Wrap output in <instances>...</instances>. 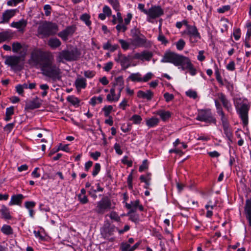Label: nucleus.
<instances>
[{
    "mask_svg": "<svg viewBox=\"0 0 251 251\" xmlns=\"http://www.w3.org/2000/svg\"><path fill=\"white\" fill-rule=\"evenodd\" d=\"M29 62L36 67H39L42 75L52 81L61 80V70L54 63L53 58L44 52L37 50L33 51Z\"/></svg>",
    "mask_w": 251,
    "mask_h": 251,
    "instance_id": "nucleus-1",
    "label": "nucleus"
},
{
    "mask_svg": "<svg viewBox=\"0 0 251 251\" xmlns=\"http://www.w3.org/2000/svg\"><path fill=\"white\" fill-rule=\"evenodd\" d=\"M234 104L244 125L247 126L248 124V112L250 105L246 99L240 98L234 99Z\"/></svg>",
    "mask_w": 251,
    "mask_h": 251,
    "instance_id": "nucleus-2",
    "label": "nucleus"
},
{
    "mask_svg": "<svg viewBox=\"0 0 251 251\" xmlns=\"http://www.w3.org/2000/svg\"><path fill=\"white\" fill-rule=\"evenodd\" d=\"M186 57L175 52L168 51L164 53L161 62L162 63H171L176 66H181Z\"/></svg>",
    "mask_w": 251,
    "mask_h": 251,
    "instance_id": "nucleus-3",
    "label": "nucleus"
},
{
    "mask_svg": "<svg viewBox=\"0 0 251 251\" xmlns=\"http://www.w3.org/2000/svg\"><path fill=\"white\" fill-rule=\"evenodd\" d=\"M58 31V26L56 24L45 22L38 28V33L44 36H49L55 34Z\"/></svg>",
    "mask_w": 251,
    "mask_h": 251,
    "instance_id": "nucleus-4",
    "label": "nucleus"
},
{
    "mask_svg": "<svg viewBox=\"0 0 251 251\" xmlns=\"http://www.w3.org/2000/svg\"><path fill=\"white\" fill-rule=\"evenodd\" d=\"M80 55V52L76 48H74L71 50H63L59 52L57 60L59 62L62 59L67 61H75L77 59Z\"/></svg>",
    "mask_w": 251,
    "mask_h": 251,
    "instance_id": "nucleus-5",
    "label": "nucleus"
},
{
    "mask_svg": "<svg viewBox=\"0 0 251 251\" xmlns=\"http://www.w3.org/2000/svg\"><path fill=\"white\" fill-rule=\"evenodd\" d=\"M112 208L110 199L108 197L105 196L97 202V206L94 210L98 214L102 215Z\"/></svg>",
    "mask_w": 251,
    "mask_h": 251,
    "instance_id": "nucleus-6",
    "label": "nucleus"
},
{
    "mask_svg": "<svg viewBox=\"0 0 251 251\" xmlns=\"http://www.w3.org/2000/svg\"><path fill=\"white\" fill-rule=\"evenodd\" d=\"M129 41L130 42L131 45L135 47V48H149L151 46V42L148 40L143 34H141L140 36L139 35L133 38H131L129 39Z\"/></svg>",
    "mask_w": 251,
    "mask_h": 251,
    "instance_id": "nucleus-7",
    "label": "nucleus"
},
{
    "mask_svg": "<svg viewBox=\"0 0 251 251\" xmlns=\"http://www.w3.org/2000/svg\"><path fill=\"white\" fill-rule=\"evenodd\" d=\"M196 119L198 121L207 123L216 124V119L212 116L209 109L200 110Z\"/></svg>",
    "mask_w": 251,
    "mask_h": 251,
    "instance_id": "nucleus-8",
    "label": "nucleus"
},
{
    "mask_svg": "<svg viewBox=\"0 0 251 251\" xmlns=\"http://www.w3.org/2000/svg\"><path fill=\"white\" fill-rule=\"evenodd\" d=\"M114 60L120 64L122 70H125L130 66L132 58L129 55L126 56L121 51H119L117 56L115 57Z\"/></svg>",
    "mask_w": 251,
    "mask_h": 251,
    "instance_id": "nucleus-9",
    "label": "nucleus"
},
{
    "mask_svg": "<svg viewBox=\"0 0 251 251\" xmlns=\"http://www.w3.org/2000/svg\"><path fill=\"white\" fill-rule=\"evenodd\" d=\"M164 14V10L159 5L152 6L148 11L147 21L151 22V19H155Z\"/></svg>",
    "mask_w": 251,
    "mask_h": 251,
    "instance_id": "nucleus-10",
    "label": "nucleus"
},
{
    "mask_svg": "<svg viewBox=\"0 0 251 251\" xmlns=\"http://www.w3.org/2000/svg\"><path fill=\"white\" fill-rule=\"evenodd\" d=\"M21 57L19 56H8L5 60V64L11 66L13 69L21 70L22 69L21 66H19L18 64L21 61Z\"/></svg>",
    "mask_w": 251,
    "mask_h": 251,
    "instance_id": "nucleus-11",
    "label": "nucleus"
},
{
    "mask_svg": "<svg viewBox=\"0 0 251 251\" xmlns=\"http://www.w3.org/2000/svg\"><path fill=\"white\" fill-rule=\"evenodd\" d=\"M117 87L118 91L122 92L124 88V81L123 77L120 76L115 78L114 81L112 83V87L110 89V92L113 96L115 95V87Z\"/></svg>",
    "mask_w": 251,
    "mask_h": 251,
    "instance_id": "nucleus-12",
    "label": "nucleus"
},
{
    "mask_svg": "<svg viewBox=\"0 0 251 251\" xmlns=\"http://www.w3.org/2000/svg\"><path fill=\"white\" fill-rule=\"evenodd\" d=\"M126 207L127 209L129 210L127 215H129L130 214L135 212L137 209H139L140 211H143L144 210L143 206L140 204V201L139 200H136L135 201H131L130 203H126Z\"/></svg>",
    "mask_w": 251,
    "mask_h": 251,
    "instance_id": "nucleus-13",
    "label": "nucleus"
},
{
    "mask_svg": "<svg viewBox=\"0 0 251 251\" xmlns=\"http://www.w3.org/2000/svg\"><path fill=\"white\" fill-rule=\"evenodd\" d=\"M75 27L74 26H70L66 27L64 30L60 32L58 36L61 38L64 41H67L69 36L72 35L75 32Z\"/></svg>",
    "mask_w": 251,
    "mask_h": 251,
    "instance_id": "nucleus-14",
    "label": "nucleus"
},
{
    "mask_svg": "<svg viewBox=\"0 0 251 251\" xmlns=\"http://www.w3.org/2000/svg\"><path fill=\"white\" fill-rule=\"evenodd\" d=\"M42 102L43 100H42L36 97L35 98L26 103L25 108L34 109L39 108L42 105Z\"/></svg>",
    "mask_w": 251,
    "mask_h": 251,
    "instance_id": "nucleus-15",
    "label": "nucleus"
},
{
    "mask_svg": "<svg viewBox=\"0 0 251 251\" xmlns=\"http://www.w3.org/2000/svg\"><path fill=\"white\" fill-rule=\"evenodd\" d=\"M153 56V53L151 51L144 50L141 53H136L134 56V59H140L142 61H149Z\"/></svg>",
    "mask_w": 251,
    "mask_h": 251,
    "instance_id": "nucleus-16",
    "label": "nucleus"
},
{
    "mask_svg": "<svg viewBox=\"0 0 251 251\" xmlns=\"http://www.w3.org/2000/svg\"><path fill=\"white\" fill-rule=\"evenodd\" d=\"M218 97L223 104V106L229 112L232 111V105L230 101L227 99L226 96L222 93L218 94Z\"/></svg>",
    "mask_w": 251,
    "mask_h": 251,
    "instance_id": "nucleus-17",
    "label": "nucleus"
},
{
    "mask_svg": "<svg viewBox=\"0 0 251 251\" xmlns=\"http://www.w3.org/2000/svg\"><path fill=\"white\" fill-rule=\"evenodd\" d=\"M183 33L188 35L190 38L194 37L199 39L201 38L200 34L195 26L189 25L186 28V30L184 31Z\"/></svg>",
    "mask_w": 251,
    "mask_h": 251,
    "instance_id": "nucleus-18",
    "label": "nucleus"
},
{
    "mask_svg": "<svg viewBox=\"0 0 251 251\" xmlns=\"http://www.w3.org/2000/svg\"><path fill=\"white\" fill-rule=\"evenodd\" d=\"M244 211L246 218L249 221V225L251 226V199L246 200Z\"/></svg>",
    "mask_w": 251,
    "mask_h": 251,
    "instance_id": "nucleus-19",
    "label": "nucleus"
},
{
    "mask_svg": "<svg viewBox=\"0 0 251 251\" xmlns=\"http://www.w3.org/2000/svg\"><path fill=\"white\" fill-rule=\"evenodd\" d=\"M25 197L21 194L14 195L12 196L11 200L9 201V205H21Z\"/></svg>",
    "mask_w": 251,
    "mask_h": 251,
    "instance_id": "nucleus-20",
    "label": "nucleus"
},
{
    "mask_svg": "<svg viewBox=\"0 0 251 251\" xmlns=\"http://www.w3.org/2000/svg\"><path fill=\"white\" fill-rule=\"evenodd\" d=\"M181 66H182L183 69L184 68L188 69L190 74L192 75H194L196 74V70L194 68L192 64L188 58L186 57L185 58Z\"/></svg>",
    "mask_w": 251,
    "mask_h": 251,
    "instance_id": "nucleus-21",
    "label": "nucleus"
},
{
    "mask_svg": "<svg viewBox=\"0 0 251 251\" xmlns=\"http://www.w3.org/2000/svg\"><path fill=\"white\" fill-rule=\"evenodd\" d=\"M153 93L151 90H148L146 92L140 90L137 92V97L139 98L146 99L148 100H151Z\"/></svg>",
    "mask_w": 251,
    "mask_h": 251,
    "instance_id": "nucleus-22",
    "label": "nucleus"
},
{
    "mask_svg": "<svg viewBox=\"0 0 251 251\" xmlns=\"http://www.w3.org/2000/svg\"><path fill=\"white\" fill-rule=\"evenodd\" d=\"M0 213L2 215V218L5 220H10L12 219V216L10 215L9 209L5 205H2L1 208L0 209Z\"/></svg>",
    "mask_w": 251,
    "mask_h": 251,
    "instance_id": "nucleus-23",
    "label": "nucleus"
},
{
    "mask_svg": "<svg viewBox=\"0 0 251 251\" xmlns=\"http://www.w3.org/2000/svg\"><path fill=\"white\" fill-rule=\"evenodd\" d=\"M61 45V41L57 38H51L48 41V45L53 49L60 47Z\"/></svg>",
    "mask_w": 251,
    "mask_h": 251,
    "instance_id": "nucleus-24",
    "label": "nucleus"
},
{
    "mask_svg": "<svg viewBox=\"0 0 251 251\" xmlns=\"http://www.w3.org/2000/svg\"><path fill=\"white\" fill-rule=\"evenodd\" d=\"M13 37V33L9 31H4L0 33V43L11 40Z\"/></svg>",
    "mask_w": 251,
    "mask_h": 251,
    "instance_id": "nucleus-25",
    "label": "nucleus"
},
{
    "mask_svg": "<svg viewBox=\"0 0 251 251\" xmlns=\"http://www.w3.org/2000/svg\"><path fill=\"white\" fill-rule=\"evenodd\" d=\"M223 130L226 136L227 137L229 141L228 144H230V143H232L233 142V134L231 128L229 126H227L223 127Z\"/></svg>",
    "mask_w": 251,
    "mask_h": 251,
    "instance_id": "nucleus-26",
    "label": "nucleus"
},
{
    "mask_svg": "<svg viewBox=\"0 0 251 251\" xmlns=\"http://www.w3.org/2000/svg\"><path fill=\"white\" fill-rule=\"evenodd\" d=\"M75 85L77 90L85 88L86 86L85 79L83 78H77L75 81Z\"/></svg>",
    "mask_w": 251,
    "mask_h": 251,
    "instance_id": "nucleus-27",
    "label": "nucleus"
},
{
    "mask_svg": "<svg viewBox=\"0 0 251 251\" xmlns=\"http://www.w3.org/2000/svg\"><path fill=\"white\" fill-rule=\"evenodd\" d=\"M26 22L24 20H22L17 22H13L11 24V26L19 29V30H22L26 26Z\"/></svg>",
    "mask_w": 251,
    "mask_h": 251,
    "instance_id": "nucleus-28",
    "label": "nucleus"
},
{
    "mask_svg": "<svg viewBox=\"0 0 251 251\" xmlns=\"http://www.w3.org/2000/svg\"><path fill=\"white\" fill-rule=\"evenodd\" d=\"M14 10H7L2 15V20L3 22H8L9 19L14 15Z\"/></svg>",
    "mask_w": 251,
    "mask_h": 251,
    "instance_id": "nucleus-29",
    "label": "nucleus"
},
{
    "mask_svg": "<svg viewBox=\"0 0 251 251\" xmlns=\"http://www.w3.org/2000/svg\"><path fill=\"white\" fill-rule=\"evenodd\" d=\"M128 79L131 80L133 82H141L142 81V77L141 75L139 73H133L131 74L128 77Z\"/></svg>",
    "mask_w": 251,
    "mask_h": 251,
    "instance_id": "nucleus-30",
    "label": "nucleus"
},
{
    "mask_svg": "<svg viewBox=\"0 0 251 251\" xmlns=\"http://www.w3.org/2000/svg\"><path fill=\"white\" fill-rule=\"evenodd\" d=\"M159 119L156 117H152L146 120V125L149 127H153L158 125Z\"/></svg>",
    "mask_w": 251,
    "mask_h": 251,
    "instance_id": "nucleus-31",
    "label": "nucleus"
},
{
    "mask_svg": "<svg viewBox=\"0 0 251 251\" xmlns=\"http://www.w3.org/2000/svg\"><path fill=\"white\" fill-rule=\"evenodd\" d=\"M1 231L3 234L7 235L12 234L13 233L12 227L10 226L7 225H4L2 226Z\"/></svg>",
    "mask_w": 251,
    "mask_h": 251,
    "instance_id": "nucleus-32",
    "label": "nucleus"
},
{
    "mask_svg": "<svg viewBox=\"0 0 251 251\" xmlns=\"http://www.w3.org/2000/svg\"><path fill=\"white\" fill-rule=\"evenodd\" d=\"M156 114L164 121L168 119L171 116V113L169 111H165L162 110L157 111Z\"/></svg>",
    "mask_w": 251,
    "mask_h": 251,
    "instance_id": "nucleus-33",
    "label": "nucleus"
},
{
    "mask_svg": "<svg viewBox=\"0 0 251 251\" xmlns=\"http://www.w3.org/2000/svg\"><path fill=\"white\" fill-rule=\"evenodd\" d=\"M67 100L71 103L73 105H78L80 102L79 100L74 96H69L67 98Z\"/></svg>",
    "mask_w": 251,
    "mask_h": 251,
    "instance_id": "nucleus-34",
    "label": "nucleus"
},
{
    "mask_svg": "<svg viewBox=\"0 0 251 251\" xmlns=\"http://www.w3.org/2000/svg\"><path fill=\"white\" fill-rule=\"evenodd\" d=\"M120 250L121 251H132L130 245L127 242L121 243L120 247Z\"/></svg>",
    "mask_w": 251,
    "mask_h": 251,
    "instance_id": "nucleus-35",
    "label": "nucleus"
},
{
    "mask_svg": "<svg viewBox=\"0 0 251 251\" xmlns=\"http://www.w3.org/2000/svg\"><path fill=\"white\" fill-rule=\"evenodd\" d=\"M221 116V120L222 123L223 127L229 126V123L228 122L227 118L225 116L224 112L218 114Z\"/></svg>",
    "mask_w": 251,
    "mask_h": 251,
    "instance_id": "nucleus-36",
    "label": "nucleus"
},
{
    "mask_svg": "<svg viewBox=\"0 0 251 251\" xmlns=\"http://www.w3.org/2000/svg\"><path fill=\"white\" fill-rule=\"evenodd\" d=\"M90 18V16L86 13L82 14L80 18V20L83 21L87 26H90L91 24Z\"/></svg>",
    "mask_w": 251,
    "mask_h": 251,
    "instance_id": "nucleus-37",
    "label": "nucleus"
},
{
    "mask_svg": "<svg viewBox=\"0 0 251 251\" xmlns=\"http://www.w3.org/2000/svg\"><path fill=\"white\" fill-rule=\"evenodd\" d=\"M118 41L121 44L122 48L124 50H128L129 48L130 45H131L130 41L129 42H128L124 39H119Z\"/></svg>",
    "mask_w": 251,
    "mask_h": 251,
    "instance_id": "nucleus-38",
    "label": "nucleus"
},
{
    "mask_svg": "<svg viewBox=\"0 0 251 251\" xmlns=\"http://www.w3.org/2000/svg\"><path fill=\"white\" fill-rule=\"evenodd\" d=\"M142 118L140 115L135 114L133 115L130 118V120L132 121L134 124H139L142 121Z\"/></svg>",
    "mask_w": 251,
    "mask_h": 251,
    "instance_id": "nucleus-39",
    "label": "nucleus"
},
{
    "mask_svg": "<svg viewBox=\"0 0 251 251\" xmlns=\"http://www.w3.org/2000/svg\"><path fill=\"white\" fill-rule=\"evenodd\" d=\"M141 34H142L141 33L140 29L136 27H134L130 30V36L131 38H133L139 35L140 36Z\"/></svg>",
    "mask_w": 251,
    "mask_h": 251,
    "instance_id": "nucleus-40",
    "label": "nucleus"
},
{
    "mask_svg": "<svg viewBox=\"0 0 251 251\" xmlns=\"http://www.w3.org/2000/svg\"><path fill=\"white\" fill-rule=\"evenodd\" d=\"M116 29H117L118 32H125L127 29V26L124 24H118L116 26Z\"/></svg>",
    "mask_w": 251,
    "mask_h": 251,
    "instance_id": "nucleus-41",
    "label": "nucleus"
},
{
    "mask_svg": "<svg viewBox=\"0 0 251 251\" xmlns=\"http://www.w3.org/2000/svg\"><path fill=\"white\" fill-rule=\"evenodd\" d=\"M12 47L14 52H18L22 48L21 44L19 42L13 43Z\"/></svg>",
    "mask_w": 251,
    "mask_h": 251,
    "instance_id": "nucleus-42",
    "label": "nucleus"
},
{
    "mask_svg": "<svg viewBox=\"0 0 251 251\" xmlns=\"http://www.w3.org/2000/svg\"><path fill=\"white\" fill-rule=\"evenodd\" d=\"M108 2L111 4L114 9L116 11H119L120 4L118 0H108Z\"/></svg>",
    "mask_w": 251,
    "mask_h": 251,
    "instance_id": "nucleus-43",
    "label": "nucleus"
},
{
    "mask_svg": "<svg viewBox=\"0 0 251 251\" xmlns=\"http://www.w3.org/2000/svg\"><path fill=\"white\" fill-rule=\"evenodd\" d=\"M112 109L113 107L111 105L105 106L102 109L105 117H109V114Z\"/></svg>",
    "mask_w": 251,
    "mask_h": 251,
    "instance_id": "nucleus-44",
    "label": "nucleus"
},
{
    "mask_svg": "<svg viewBox=\"0 0 251 251\" xmlns=\"http://www.w3.org/2000/svg\"><path fill=\"white\" fill-rule=\"evenodd\" d=\"M185 45V41L183 39H180L176 43V48L177 50H181L183 49Z\"/></svg>",
    "mask_w": 251,
    "mask_h": 251,
    "instance_id": "nucleus-45",
    "label": "nucleus"
},
{
    "mask_svg": "<svg viewBox=\"0 0 251 251\" xmlns=\"http://www.w3.org/2000/svg\"><path fill=\"white\" fill-rule=\"evenodd\" d=\"M215 66L216 68V70L215 71L216 78L219 83H220L222 85H223V82L222 80V77L221 76L220 73L218 69L217 66L215 65Z\"/></svg>",
    "mask_w": 251,
    "mask_h": 251,
    "instance_id": "nucleus-46",
    "label": "nucleus"
},
{
    "mask_svg": "<svg viewBox=\"0 0 251 251\" xmlns=\"http://www.w3.org/2000/svg\"><path fill=\"white\" fill-rule=\"evenodd\" d=\"M109 217L111 220H113L115 221L119 222L120 220V217L118 214L115 211H112L109 214Z\"/></svg>",
    "mask_w": 251,
    "mask_h": 251,
    "instance_id": "nucleus-47",
    "label": "nucleus"
},
{
    "mask_svg": "<svg viewBox=\"0 0 251 251\" xmlns=\"http://www.w3.org/2000/svg\"><path fill=\"white\" fill-rule=\"evenodd\" d=\"M100 170V165L99 163H96L95 164L94 168L93 171L92 172V175L94 176H96Z\"/></svg>",
    "mask_w": 251,
    "mask_h": 251,
    "instance_id": "nucleus-48",
    "label": "nucleus"
},
{
    "mask_svg": "<svg viewBox=\"0 0 251 251\" xmlns=\"http://www.w3.org/2000/svg\"><path fill=\"white\" fill-rule=\"evenodd\" d=\"M148 162L147 159L144 160L142 165L140 166L139 171L142 172L148 168Z\"/></svg>",
    "mask_w": 251,
    "mask_h": 251,
    "instance_id": "nucleus-49",
    "label": "nucleus"
},
{
    "mask_svg": "<svg viewBox=\"0 0 251 251\" xmlns=\"http://www.w3.org/2000/svg\"><path fill=\"white\" fill-rule=\"evenodd\" d=\"M186 95L187 96L195 99L197 97V93L196 91H193L192 90H189L188 91L186 92Z\"/></svg>",
    "mask_w": 251,
    "mask_h": 251,
    "instance_id": "nucleus-50",
    "label": "nucleus"
},
{
    "mask_svg": "<svg viewBox=\"0 0 251 251\" xmlns=\"http://www.w3.org/2000/svg\"><path fill=\"white\" fill-rule=\"evenodd\" d=\"M130 220L135 223H138L139 221V216L138 214L134 213L130 214Z\"/></svg>",
    "mask_w": 251,
    "mask_h": 251,
    "instance_id": "nucleus-51",
    "label": "nucleus"
},
{
    "mask_svg": "<svg viewBox=\"0 0 251 251\" xmlns=\"http://www.w3.org/2000/svg\"><path fill=\"white\" fill-rule=\"evenodd\" d=\"M164 97L166 101L167 102L172 100L174 99V95L168 92H166L164 94Z\"/></svg>",
    "mask_w": 251,
    "mask_h": 251,
    "instance_id": "nucleus-52",
    "label": "nucleus"
},
{
    "mask_svg": "<svg viewBox=\"0 0 251 251\" xmlns=\"http://www.w3.org/2000/svg\"><path fill=\"white\" fill-rule=\"evenodd\" d=\"M78 198L80 203L82 204H85L88 201V198L85 195L82 196L81 194H79L78 195Z\"/></svg>",
    "mask_w": 251,
    "mask_h": 251,
    "instance_id": "nucleus-53",
    "label": "nucleus"
},
{
    "mask_svg": "<svg viewBox=\"0 0 251 251\" xmlns=\"http://www.w3.org/2000/svg\"><path fill=\"white\" fill-rule=\"evenodd\" d=\"M230 6L229 5L223 6L222 7L218 9V12L220 13H223L226 11L229 10Z\"/></svg>",
    "mask_w": 251,
    "mask_h": 251,
    "instance_id": "nucleus-54",
    "label": "nucleus"
},
{
    "mask_svg": "<svg viewBox=\"0 0 251 251\" xmlns=\"http://www.w3.org/2000/svg\"><path fill=\"white\" fill-rule=\"evenodd\" d=\"M84 75L86 77L92 78L95 75V72L93 71L88 70L84 72Z\"/></svg>",
    "mask_w": 251,
    "mask_h": 251,
    "instance_id": "nucleus-55",
    "label": "nucleus"
},
{
    "mask_svg": "<svg viewBox=\"0 0 251 251\" xmlns=\"http://www.w3.org/2000/svg\"><path fill=\"white\" fill-rule=\"evenodd\" d=\"M132 179H133V176L132 174H130L128 175L127 177V183H128V188L130 190H132L133 189V186H132Z\"/></svg>",
    "mask_w": 251,
    "mask_h": 251,
    "instance_id": "nucleus-56",
    "label": "nucleus"
},
{
    "mask_svg": "<svg viewBox=\"0 0 251 251\" xmlns=\"http://www.w3.org/2000/svg\"><path fill=\"white\" fill-rule=\"evenodd\" d=\"M240 29L239 28H237L235 30H234L233 35L234 37V39L236 40H238L240 38Z\"/></svg>",
    "mask_w": 251,
    "mask_h": 251,
    "instance_id": "nucleus-57",
    "label": "nucleus"
},
{
    "mask_svg": "<svg viewBox=\"0 0 251 251\" xmlns=\"http://www.w3.org/2000/svg\"><path fill=\"white\" fill-rule=\"evenodd\" d=\"M215 103L218 114L224 112L221 104L217 100H215Z\"/></svg>",
    "mask_w": 251,
    "mask_h": 251,
    "instance_id": "nucleus-58",
    "label": "nucleus"
},
{
    "mask_svg": "<svg viewBox=\"0 0 251 251\" xmlns=\"http://www.w3.org/2000/svg\"><path fill=\"white\" fill-rule=\"evenodd\" d=\"M14 123H10L6 125L4 128V129L7 133H10L14 128Z\"/></svg>",
    "mask_w": 251,
    "mask_h": 251,
    "instance_id": "nucleus-59",
    "label": "nucleus"
},
{
    "mask_svg": "<svg viewBox=\"0 0 251 251\" xmlns=\"http://www.w3.org/2000/svg\"><path fill=\"white\" fill-rule=\"evenodd\" d=\"M36 203L34 201H25V207L29 209H32V208L34 207L35 206Z\"/></svg>",
    "mask_w": 251,
    "mask_h": 251,
    "instance_id": "nucleus-60",
    "label": "nucleus"
},
{
    "mask_svg": "<svg viewBox=\"0 0 251 251\" xmlns=\"http://www.w3.org/2000/svg\"><path fill=\"white\" fill-rule=\"evenodd\" d=\"M103 12L108 17L110 16L111 15V10L109 7L107 5H105L103 7Z\"/></svg>",
    "mask_w": 251,
    "mask_h": 251,
    "instance_id": "nucleus-61",
    "label": "nucleus"
},
{
    "mask_svg": "<svg viewBox=\"0 0 251 251\" xmlns=\"http://www.w3.org/2000/svg\"><path fill=\"white\" fill-rule=\"evenodd\" d=\"M51 6L49 4H46L44 6V9L45 10V15L46 16H49L51 13Z\"/></svg>",
    "mask_w": 251,
    "mask_h": 251,
    "instance_id": "nucleus-62",
    "label": "nucleus"
},
{
    "mask_svg": "<svg viewBox=\"0 0 251 251\" xmlns=\"http://www.w3.org/2000/svg\"><path fill=\"white\" fill-rule=\"evenodd\" d=\"M132 18V14L130 13H128L126 15V18H125V19H124V21H125L124 24L127 26V25H128L130 23Z\"/></svg>",
    "mask_w": 251,
    "mask_h": 251,
    "instance_id": "nucleus-63",
    "label": "nucleus"
},
{
    "mask_svg": "<svg viewBox=\"0 0 251 251\" xmlns=\"http://www.w3.org/2000/svg\"><path fill=\"white\" fill-rule=\"evenodd\" d=\"M114 148L118 154L121 155L123 153V151L121 149V146L119 144L116 143L114 145Z\"/></svg>",
    "mask_w": 251,
    "mask_h": 251,
    "instance_id": "nucleus-64",
    "label": "nucleus"
}]
</instances>
